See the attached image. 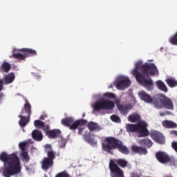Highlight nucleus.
Wrapping results in <instances>:
<instances>
[{
  "label": "nucleus",
  "mask_w": 177,
  "mask_h": 177,
  "mask_svg": "<svg viewBox=\"0 0 177 177\" xmlns=\"http://www.w3.org/2000/svg\"><path fill=\"white\" fill-rule=\"evenodd\" d=\"M21 114L19 115V124L21 128H24L28 122H30V118L31 117V104L28 100H26V103L24 105V108L21 111Z\"/></svg>",
  "instance_id": "423d86ee"
},
{
  "label": "nucleus",
  "mask_w": 177,
  "mask_h": 177,
  "mask_svg": "<svg viewBox=\"0 0 177 177\" xmlns=\"http://www.w3.org/2000/svg\"><path fill=\"white\" fill-rule=\"evenodd\" d=\"M18 52H21L23 54L13 53L12 55L10 56V57L17 59L18 60H26V57H30V56H37V51L31 48L19 49Z\"/></svg>",
  "instance_id": "0eeeda50"
},
{
  "label": "nucleus",
  "mask_w": 177,
  "mask_h": 177,
  "mask_svg": "<svg viewBox=\"0 0 177 177\" xmlns=\"http://www.w3.org/2000/svg\"><path fill=\"white\" fill-rule=\"evenodd\" d=\"M159 114L160 117H164V115H167V114H168V112H160Z\"/></svg>",
  "instance_id": "79ce46f5"
},
{
  "label": "nucleus",
  "mask_w": 177,
  "mask_h": 177,
  "mask_svg": "<svg viewBox=\"0 0 177 177\" xmlns=\"http://www.w3.org/2000/svg\"><path fill=\"white\" fill-rule=\"evenodd\" d=\"M87 127L91 132H100V131H102V127H100V124L92 121L88 123Z\"/></svg>",
  "instance_id": "dca6fc26"
},
{
  "label": "nucleus",
  "mask_w": 177,
  "mask_h": 177,
  "mask_svg": "<svg viewBox=\"0 0 177 177\" xmlns=\"http://www.w3.org/2000/svg\"><path fill=\"white\" fill-rule=\"evenodd\" d=\"M46 135L50 139H56V138H59L62 135V131L59 129L50 130L46 132Z\"/></svg>",
  "instance_id": "a211bd4d"
},
{
  "label": "nucleus",
  "mask_w": 177,
  "mask_h": 177,
  "mask_svg": "<svg viewBox=\"0 0 177 177\" xmlns=\"http://www.w3.org/2000/svg\"><path fill=\"white\" fill-rule=\"evenodd\" d=\"M1 68L3 71H4V73H8L9 70H10L11 68L10 64L8 62L3 63L1 66Z\"/></svg>",
  "instance_id": "c756f323"
},
{
  "label": "nucleus",
  "mask_w": 177,
  "mask_h": 177,
  "mask_svg": "<svg viewBox=\"0 0 177 177\" xmlns=\"http://www.w3.org/2000/svg\"><path fill=\"white\" fill-rule=\"evenodd\" d=\"M59 144H60V147H62V149H64V147H66V145L67 144V140L64 138H61Z\"/></svg>",
  "instance_id": "c9c22d12"
},
{
  "label": "nucleus",
  "mask_w": 177,
  "mask_h": 177,
  "mask_svg": "<svg viewBox=\"0 0 177 177\" xmlns=\"http://www.w3.org/2000/svg\"><path fill=\"white\" fill-rule=\"evenodd\" d=\"M111 121H113V122H121V119H120V117L115 115H113L111 116Z\"/></svg>",
  "instance_id": "72a5a7b5"
},
{
  "label": "nucleus",
  "mask_w": 177,
  "mask_h": 177,
  "mask_svg": "<svg viewBox=\"0 0 177 177\" xmlns=\"http://www.w3.org/2000/svg\"><path fill=\"white\" fill-rule=\"evenodd\" d=\"M32 139H34V140H36L37 142H41V140L44 139V136L39 130L35 129L32 132Z\"/></svg>",
  "instance_id": "6ab92c4d"
},
{
  "label": "nucleus",
  "mask_w": 177,
  "mask_h": 177,
  "mask_svg": "<svg viewBox=\"0 0 177 177\" xmlns=\"http://www.w3.org/2000/svg\"><path fill=\"white\" fill-rule=\"evenodd\" d=\"M139 64H136V68L133 69L131 74L135 77L136 81L140 83L147 91L151 92L154 89V83L149 77L158 74V69L153 63H146L141 66V73H139Z\"/></svg>",
  "instance_id": "f257e3e1"
},
{
  "label": "nucleus",
  "mask_w": 177,
  "mask_h": 177,
  "mask_svg": "<svg viewBox=\"0 0 177 177\" xmlns=\"http://www.w3.org/2000/svg\"><path fill=\"white\" fill-rule=\"evenodd\" d=\"M162 125L165 128H168V129H174V128L177 127V124L175 123L173 121H171V120H164L162 122Z\"/></svg>",
  "instance_id": "4be33fe9"
},
{
  "label": "nucleus",
  "mask_w": 177,
  "mask_h": 177,
  "mask_svg": "<svg viewBox=\"0 0 177 177\" xmlns=\"http://www.w3.org/2000/svg\"><path fill=\"white\" fill-rule=\"evenodd\" d=\"M138 143L141 146H147L148 149H150V147L153 146V141H151V140L149 138H144V139L140 140L138 141Z\"/></svg>",
  "instance_id": "b1692460"
},
{
  "label": "nucleus",
  "mask_w": 177,
  "mask_h": 177,
  "mask_svg": "<svg viewBox=\"0 0 177 177\" xmlns=\"http://www.w3.org/2000/svg\"><path fill=\"white\" fill-rule=\"evenodd\" d=\"M137 132L140 138H146L149 136V130H147V123L144 121H140L137 124Z\"/></svg>",
  "instance_id": "9d476101"
},
{
  "label": "nucleus",
  "mask_w": 177,
  "mask_h": 177,
  "mask_svg": "<svg viewBox=\"0 0 177 177\" xmlns=\"http://www.w3.org/2000/svg\"><path fill=\"white\" fill-rule=\"evenodd\" d=\"M55 177H70V176L66 172H62L57 174Z\"/></svg>",
  "instance_id": "e433bc0d"
},
{
  "label": "nucleus",
  "mask_w": 177,
  "mask_h": 177,
  "mask_svg": "<svg viewBox=\"0 0 177 177\" xmlns=\"http://www.w3.org/2000/svg\"><path fill=\"white\" fill-rule=\"evenodd\" d=\"M15 77H16L15 76V73H11L8 75H6L3 80H0V81H2L3 86V84L4 85H9V84H12V82L15 81Z\"/></svg>",
  "instance_id": "f3484780"
},
{
  "label": "nucleus",
  "mask_w": 177,
  "mask_h": 177,
  "mask_svg": "<svg viewBox=\"0 0 177 177\" xmlns=\"http://www.w3.org/2000/svg\"><path fill=\"white\" fill-rule=\"evenodd\" d=\"M128 120L130 122H136V121H139V120H140V115L139 114L134 113L129 115Z\"/></svg>",
  "instance_id": "bb28decb"
},
{
  "label": "nucleus",
  "mask_w": 177,
  "mask_h": 177,
  "mask_svg": "<svg viewBox=\"0 0 177 177\" xmlns=\"http://www.w3.org/2000/svg\"><path fill=\"white\" fill-rule=\"evenodd\" d=\"M44 122L39 120H35L34 122V125L35 127V128H43V127H44Z\"/></svg>",
  "instance_id": "7c9ffc66"
},
{
  "label": "nucleus",
  "mask_w": 177,
  "mask_h": 177,
  "mask_svg": "<svg viewBox=\"0 0 177 177\" xmlns=\"http://www.w3.org/2000/svg\"><path fill=\"white\" fill-rule=\"evenodd\" d=\"M171 147L174 149V150H175V151H176L177 153V142L174 141L172 142L171 144Z\"/></svg>",
  "instance_id": "58836bf2"
},
{
  "label": "nucleus",
  "mask_w": 177,
  "mask_h": 177,
  "mask_svg": "<svg viewBox=\"0 0 177 177\" xmlns=\"http://www.w3.org/2000/svg\"><path fill=\"white\" fill-rule=\"evenodd\" d=\"M126 129L127 132H137V124H127Z\"/></svg>",
  "instance_id": "cd10ccee"
},
{
  "label": "nucleus",
  "mask_w": 177,
  "mask_h": 177,
  "mask_svg": "<svg viewBox=\"0 0 177 177\" xmlns=\"http://www.w3.org/2000/svg\"><path fill=\"white\" fill-rule=\"evenodd\" d=\"M42 129H43V131H44V132H46H46H48V131H50V130H49V124H46V125H45V123H44V126H43Z\"/></svg>",
  "instance_id": "4c0bfd02"
},
{
  "label": "nucleus",
  "mask_w": 177,
  "mask_h": 177,
  "mask_svg": "<svg viewBox=\"0 0 177 177\" xmlns=\"http://www.w3.org/2000/svg\"><path fill=\"white\" fill-rule=\"evenodd\" d=\"M61 122L64 127H68L71 131L78 129V133L82 135V131H84V127H82L86 124V120L81 119L75 121L74 118L68 117L62 119Z\"/></svg>",
  "instance_id": "39448f33"
},
{
  "label": "nucleus",
  "mask_w": 177,
  "mask_h": 177,
  "mask_svg": "<svg viewBox=\"0 0 177 177\" xmlns=\"http://www.w3.org/2000/svg\"><path fill=\"white\" fill-rule=\"evenodd\" d=\"M156 84L160 91H162V92H165V93H167V92H168V88L167 87V85H165V83H164V82L161 80H158L156 82Z\"/></svg>",
  "instance_id": "393cba45"
},
{
  "label": "nucleus",
  "mask_w": 177,
  "mask_h": 177,
  "mask_svg": "<svg viewBox=\"0 0 177 177\" xmlns=\"http://www.w3.org/2000/svg\"><path fill=\"white\" fill-rule=\"evenodd\" d=\"M114 85L118 89L123 90L131 86V80L128 77H120L116 79Z\"/></svg>",
  "instance_id": "1a4fd4ad"
},
{
  "label": "nucleus",
  "mask_w": 177,
  "mask_h": 177,
  "mask_svg": "<svg viewBox=\"0 0 177 177\" xmlns=\"http://www.w3.org/2000/svg\"><path fill=\"white\" fill-rule=\"evenodd\" d=\"M156 157L161 164H167V162H171V157L165 152H158L156 153Z\"/></svg>",
  "instance_id": "ddd939ff"
},
{
  "label": "nucleus",
  "mask_w": 177,
  "mask_h": 177,
  "mask_svg": "<svg viewBox=\"0 0 177 177\" xmlns=\"http://www.w3.org/2000/svg\"><path fill=\"white\" fill-rule=\"evenodd\" d=\"M149 135L151 139H153V140H154V142L156 143H158V145H164L165 143V137H164L162 133L156 130H153L151 131Z\"/></svg>",
  "instance_id": "9b49d317"
},
{
  "label": "nucleus",
  "mask_w": 177,
  "mask_h": 177,
  "mask_svg": "<svg viewBox=\"0 0 177 177\" xmlns=\"http://www.w3.org/2000/svg\"><path fill=\"white\" fill-rule=\"evenodd\" d=\"M166 83L170 88H175V86H177V81L174 78H167L166 80Z\"/></svg>",
  "instance_id": "a878e982"
},
{
  "label": "nucleus",
  "mask_w": 177,
  "mask_h": 177,
  "mask_svg": "<svg viewBox=\"0 0 177 177\" xmlns=\"http://www.w3.org/2000/svg\"><path fill=\"white\" fill-rule=\"evenodd\" d=\"M104 97H108L109 99H115V94L110 92L104 93Z\"/></svg>",
  "instance_id": "473e14b6"
},
{
  "label": "nucleus",
  "mask_w": 177,
  "mask_h": 177,
  "mask_svg": "<svg viewBox=\"0 0 177 177\" xmlns=\"http://www.w3.org/2000/svg\"><path fill=\"white\" fill-rule=\"evenodd\" d=\"M3 90V82L2 80H0V92H1ZM5 95L3 93H0V100Z\"/></svg>",
  "instance_id": "f704fd0d"
},
{
  "label": "nucleus",
  "mask_w": 177,
  "mask_h": 177,
  "mask_svg": "<svg viewBox=\"0 0 177 177\" xmlns=\"http://www.w3.org/2000/svg\"><path fill=\"white\" fill-rule=\"evenodd\" d=\"M0 161L3 162V176L4 177L19 175L21 172L20 159L16 153L8 155L6 152H2L0 154Z\"/></svg>",
  "instance_id": "f03ea898"
},
{
  "label": "nucleus",
  "mask_w": 177,
  "mask_h": 177,
  "mask_svg": "<svg viewBox=\"0 0 177 177\" xmlns=\"http://www.w3.org/2000/svg\"><path fill=\"white\" fill-rule=\"evenodd\" d=\"M149 135L151 139H153V140H154V142L156 143H158V145H164L165 143V137H164L162 133L156 130H153L151 131Z\"/></svg>",
  "instance_id": "f8f14e48"
},
{
  "label": "nucleus",
  "mask_w": 177,
  "mask_h": 177,
  "mask_svg": "<svg viewBox=\"0 0 177 177\" xmlns=\"http://www.w3.org/2000/svg\"><path fill=\"white\" fill-rule=\"evenodd\" d=\"M131 150L133 151V153H136V154H140L142 156V154H146L147 153V149L144 147H138L136 145H133L131 147Z\"/></svg>",
  "instance_id": "aec40b11"
},
{
  "label": "nucleus",
  "mask_w": 177,
  "mask_h": 177,
  "mask_svg": "<svg viewBox=\"0 0 177 177\" xmlns=\"http://www.w3.org/2000/svg\"><path fill=\"white\" fill-rule=\"evenodd\" d=\"M113 107H115L114 102L105 99L99 100L93 106L94 111H100V110H113Z\"/></svg>",
  "instance_id": "6e6552de"
},
{
  "label": "nucleus",
  "mask_w": 177,
  "mask_h": 177,
  "mask_svg": "<svg viewBox=\"0 0 177 177\" xmlns=\"http://www.w3.org/2000/svg\"><path fill=\"white\" fill-rule=\"evenodd\" d=\"M19 147L22 152L27 151L26 147H27V142H22L19 144Z\"/></svg>",
  "instance_id": "2f4dec72"
},
{
  "label": "nucleus",
  "mask_w": 177,
  "mask_h": 177,
  "mask_svg": "<svg viewBox=\"0 0 177 177\" xmlns=\"http://www.w3.org/2000/svg\"><path fill=\"white\" fill-rule=\"evenodd\" d=\"M118 109L120 111L121 114H124V115H127L129 110L132 109V106L131 105H126V106L118 105Z\"/></svg>",
  "instance_id": "5701e85b"
},
{
  "label": "nucleus",
  "mask_w": 177,
  "mask_h": 177,
  "mask_svg": "<svg viewBox=\"0 0 177 177\" xmlns=\"http://www.w3.org/2000/svg\"><path fill=\"white\" fill-rule=\"evenodd\" d=\"M41 168L44 171H48V169H50L53 167L54 162L50 159H48L44 158L41 162Z\"/></svg>",
  "instance_id": "2eb2a0df"
},
{
  "label": "nucleus",
  "mask_w": 177,
  "mask_h": 177,
  "mask_svg": "<svg viewBox=\"0 0 177 177\" xmlns=\"http://www.w3.org/2000/svg\"><path fill=\"white\" fill-rule=\"evenodd\" d=\"M40 120H44V115H41V116L40 117Z\"/></svg>",
  "instance_id": "37998d69"
},
{
  "label": "nucleus",
  "mask_w": 177,
  "mask_h": 177,
  "mask_svg": "<svg viewBox=\"0 0 177 177\" xmlns=\"http://www.w3.org/2000/svg\"><path fill=\"white\" fill-rule=\"evenodd\" d=\"M102 150L109 154H113L112 150L118 149L122 154H129V149L127 146L122 145V142L114 137H106L102 143Z\"/></svg>",
  "instance_id": "20e7f679"
},
{
  "label": "nucleus",
  "mask_w": 177,
  "mask_h": 177,
  "mask_svg": "<svg viewBox=\"0 0 177 177\" xmlns=\"http://www.w3.org/2000/svg\"><path fill=\"white\" fill-rule=\"evenodd\" d=\"M142 174H140V173H136V172H133L131 174V177H141Z\"/></svg>",
  "instance_id": "ea45409f"
},
{
  "label": "nucleus",
  "mask_w": 177,
  "mask_h": 177,
  "mask_svg": "<svg viewBox=\"0 0 177 177\" xmlns=\"http://www.w3.org/2000/svg\"><path fill=\"white\" fill-rule=\"evenodd\" d=\"M21 157L25 162H30V155H28V151H25L21 153Z\"/></svg>",
  "instance_id": "c85d7f7f"
},
{
  "label": "nucleus",
  "mask_w": 177,
  "mask_h": 177,
  "mask_svg": "<svg viewBox=\"0 0 177 177\" xmlns=\"http://www.w3.org/2000/svg\"><path fill=\"white\" fill-rule=\"evenodd\" d=\"M170 135H173L174 136H177V131H175V130L170 131Z\"/></svg>",
  "instance_id": "a19ab883"
},
{
  "label": "nucleus",
  "mask_w": 177,
  "mask_h": 177,
  "mask_svg": "<svg viewBox=\"0 0 177 177\" xmlns=\"http://www.w3.org/2000/svg\"><path fill=\"white\" fill-rule=\"evenodd\" d=\"M44 147L46 149L45 151L46 153H47V157H45V158L53 161V160H55L56 157V155L55 154V151H53V149H52V146L49 144H46Z\"/></svg>",
  "instance_id": "4468645a"
},
{
  "label": "nucleus",
  "mask_w": 177,
  "mask_h": 177,
  "mask_svg": "<svg viewBox=\"0 0 177 177\" xmlns=\"http://www.w3.org/2000/svg\"><path fill=\"white\" fill-rule=\"evenodd\" d=\"M84 140L91 146H96L97 141L91 136V134L83 135Z\"/></svg>",
  "instance_id": "412c9836"
},
{
  "label": "nucleus",
  "mask_w": 177,
  "mask_h": 177,
  "mask_svg": "<svg viewBox=\"0 0 177 177\" xmlns=\"http://www.w3.org/2000/svg\"><path fill=\"white\" fill-rule=\"evenodd\" d=\"M139 96L140 99L146 102V103H153L155 109L174 110V103L172 100L164 94H157L152 98L146 91H142L139 93Z\"/></svg>",
  "instance_id": "7ed1b4c3"
}]
</instances>
